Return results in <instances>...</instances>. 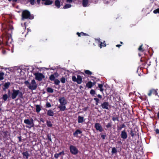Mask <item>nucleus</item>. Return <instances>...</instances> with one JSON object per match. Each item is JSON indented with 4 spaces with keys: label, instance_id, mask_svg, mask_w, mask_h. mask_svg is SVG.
<instances>
[{
    "label": "nucleus",
    "instance_id": "nucleus-48",
    "mask_svg": "<svg viewBox=\"0 0 159 159\" xmlns=\"http://www.w3.org/2000/svg\"><path fill=\"white\" fill-rule=\"evenodd\" d=\"M122 128H123L122 127V126L120 125L119 126H117V130H118L120 131L121 130Z\"/></svg>",
    "mask_w": 159,
    "mask_h": 159
},
{
    "label": "nucleus",
    "instance_id": "nucleus-17",
    "mask_svg": "<svg viewBox=\"0 0 159 159\" xmlns=\"http://www.w3.org/2000/svg\"><path fill=\"white\" fill-rule=\"evenodd\" d=\"M57 75V76H58V73L57 72L51 75L49 77L50 80L51 81H54L55 79V75Z\"/></svg>",
    "mask_w": 159,
    "mask_h": 159
},
{
    "label": "nucleus",
    "instance_id": "nucleus-10",
    "mask_svg": "<svg viewBox=\"0 0 159 159\" xmlns=\"http://www.w3.org/2000/svg\"><path fill=\"white\" fill-rule=\"evenodd\" d=\"M12 93L11 94V98L13 99H15L16 97L18 96L19 91L18 90H15L13 89L12 90Z\"/></svg>",
    "mask_w": 159,
    "mask_h": 159
},
{
    "label": "nucleus",
    "instance_id": "nucleus-15",
    "mask_svg": "<svg viewBox=\"0 0 159 159\" xmlns=\"http://www.w3.org/2000/svg\"><path fill=\"white\" fill-rule=\"evenodd\" d=\"M82 133V131L81 130L77 129L73 133V135L74 137H78V135Z\"/></svg>",
    "mask_w": 159,
    "mask_h": 159
},
{
    "label": "nucleus",
    "instance_id": "nucleus-8",
    "mask_svg": "<svg viewBox=\"0 0 159 159\" xmlns=\"http://www.w3.org/2000/svg\"><path fill=\"white\" fill-rule=\"evenodd\" d=\"M157 89H150L148 93V95L149 96H151L152 94L155 96L158 95Z\"/></svg>",
    "mask_w": 159,
    "mask_h": 159
},
{
    "label": "nucleus",
    "instance_id": "nucleus-29",
    "mask_svg": "<svg viewBox=\"0 0 159 159\" xmlns=\"http://www.w3.org/2000/svg\"><path fill=\"white\" fill-rule=\"evenodd\" d=\"M45 3L46 5H50L52 4V1H50V0H46L45 1Z\"/></svg>",
    "mask_w": 159,
    "mask_h": 159
},
{
    "label": "nucleus",
    "instance_id": "nucleus-11",
    "mask_svg": "<svg viewBox=\"0 0 159 159\" xmlns=\"http://www.w3.org/2000/svg\"><path fill=\"white\" fill-rule=\"evenodd\" d=\"M110 106L109 105V103L108 102H104L102 103L100 107H101L103 109H105L107 110H109L108 107Z\"/></svg>",
    "mask_w": 159,
    "mask_h": 159
},
{
    "label": "nucleus",
    "instance_id": "nucleus-36",
    "mask_svg": "<svg viewBox=\"0 0 159 159\" xmlns=\"http://www.w3.org/2000/svg\"><path fill=\"white\" fill-rule=\"evenodd\" d=\"M4 73L3 72H0V81L4 79Z\"/></svg>",
    "mask_w": 159,
    "mask_h": 159
},
{
    "label": "nucleus",
    "instance_id": "nucleus-39",
    "mask_svg": "<svg viewBox=\"0 0 159 159\" xmlns=\"http://www.w3.org/2000/svg\"><path fill=\"white\" fill-rule=\"evenodd\" d=\"M60 81L58 79H55L54 80V83L56 85H59Z\"/></svg>",
    "mask_w": 159,
    "mask_h": 159
},
{
    "label": "nucleus",
    "instance_id": "nucleus-24",
    "mask_svg": "<svg viewBox=\"0 0 159 159\" xmlns=\"http://www.w3.org/2000/svg\"><path fill=\"white\" fill-rule=\"evenodd\" d=\"M55 5L57 7V8L60 7V2L59 0H56L55 2Z\"/></svg>",
    "mask_w": 159,
    "mask_h": 159
},
{
    "label": "nucleus",
    "instance_id": "nucleus-18",
    "mask_svg": "<svg viewBox=\"0 0 159 159\" xmlns=\"http://www.w3.org/2000/svg\"><path fill=\"white\" fill-rule=\"evenodd\" d=\"M84 121V117L82 116H79L78 117V122L79 123H82Z\"/></svg>",
    "mask_w": 159,
    "mask_h": 159
},
{
    "label": "nucleus",
    "instance_id": "nucleus-42",
    "mask_svg": "<svg viewBox=\"0 0 159 159\" xmlns=\"http://www.w3.org/2000/svg\"><path fill=\"white\" fill-rule=\"evenodd\" d=\"M153 13L155 14H159V8L154 10L153 11Z\"/></svg>",
    "mask_w": 159,
    "mask_h": 159
},
{
    "label": "nucleus",
    "instance_id": "nucleus-19",
    "mask_svg": "<svg viewBox=\"0 0 159 159\" xmlns=\"http://www.w3.org/2000/svg\"><path fill=\"white\" fill-rule=\"evenodd\" d=\"M129 134L131 135V136L133 138L134 136H136V132L134 130L131 129Z\"/></svg>",
    "mask_w": 159,
    "mask_h": 159
},
{
    "label": "nucleus",
    "instance_id": "nucleus-57",
    "mask_svg": "<svg viewBox=\"0 0 159 159\" xmlns=\"http://www.w3.org/2000/svg\"><path fill=\"white\" fill-rule=\"evenodd\" d=\"M83 34H81V36H88V34H87L86 33H83Z\"/></svg>",
    "mask_w": 159,
    "mask_h": 159
},
{
    "label": "nucleus",
    "instance_id": "nucleus-7",
    "mask_svg": "<svg viewBox=\"0 0 159 159\" xmlns=\"http://www.w3.org/2000/svg\"><path fill=\"white\" fill-rule=\"evenodd\" d=\"M70 152L73 155L77 154L78 152V150L76 147L74 146L71 145L70 147Z\"/></svg>",
    "mask_w": 159,
    "mask_h": 159
},
{
    "label": "nucleus",
    "instance_id": "nucleus-26",
    "mask_svg": "<svg viewBox=\"0 0 159 159\" xmlns=\"http://www.w3.org/2000/svg\"><path fill=\"white\" fill-rule=\"evenodd\" d=\"M18 91H19V93H18V96L19 98H23V95L24 94V93H23L22 92L20 91L19 90H18Z\"/></svg>",
    "mask_w": 159,
    "mask_h": 159
},
{
    "label": "nucleus",
    "instance_id": "nucleus-46",
    "mask_svg": "<svg viewBox=\"0 0 159 159\" xmlns=\"http://www.w3.org/2000/svg\"><path fill=\"white\" fill-rule=\"evenodd\" d=\"M8 134V132L6 131H5L3 132V134L4 135V138H6L7 136V135Z\"/></svg>",
    "mask_w": 159,
    "mask_h": 159
},
{
    "label": "nucleus",
    "instance_id": "nucleus-52",
    "mask_svg": "<svg viewBox=\"0 0 159 159\" xmlns=\"http://www.w3.org/2000/svg\"><path fill=\"white\" fill-rule=\"evenodd\" d=\"M81 34H84L83 32H81V33H79L78 32H77L76 33V34L79 37H80L81 36Z\"/></svg>",
    "mask_w": 159,
    "mask_h": 159
},
{
    "label": "nucleus",
    "instance_id": "nucleus-64",
    "mask_svg": "<svg viewBox=\"0 0 159 159\" xmlns=\"http://www.w3.org/2000/svg\"><path fill=\"white\" fill-rule=\"evenodd\" d=\"M157 116L158 118L159 119V112H158L157 114Z\"/></svg>",
    "mask_w": 159,
    "mask_h": 159
},
{
    "label": "nucleus",
    "instance_id": "nucleus-45",
    "mask_svg": "<svg viewBox=\"0 0 159 159\" xmlns=\"http://www.w3.org/2000/svg\"><path fill=\"white\" fill-rule=\"evenodd\" d=\"M61 82L62 83H64L66 82V79L64 77H62L61 80Z\"/></svg>",
    "mask_w": 159,
    "mask_h": 159
},
{
    "label": "nucleus",
    "instance_id": "nucleus-58",
    "mask_svg": "<svg viewBox=\"0 0 159 159\" xmlns=\"http://www.w3.org/2000/svg\"><path fill=\"white\" fill-rule=\"evenodd\" d=\"M121 125L122 126V127L123 128H125V127H126V126L124 124H121Z\"/></svg>",
    "mask_w": 159,
    "mask_h": 159
},
{
    "label": "nucleus",
    "instance_id": "nucleus-21",
    "mask_svg": "<svg viewBox=\"0 0 159 159\" xmlns=\"http://www.w3.org/2000/svg\"><path fill=\"white\" fill-rule=\"evenodd\" d=\"M10 83L9 82H7L5 83L4 85V88H3V89L4 90H5L6 89H7L9 86L10 85Z\"/></svg>",
    "mask_w": 159,
    "mask_h": 159
},
{
    "label": "nucleus",
    "instance_id": "nucleus-5",
    "mask_svg": "<svg viewBox=\"0 0 159 159\" xmlns=\"http://www.w3.org/2000/svg\"><path fill=\"white\" fill-rule=\"evenodd\" d=\"M38 87V84L36 83L35 80L34 79L31 81V82L30 83V85L28 86L29 89L31 90H35Z\"/></svg>",
    "mask_w": 159,
    "mask_h": 159
},
{
    "label": "nucleus",
    "instance_id": "nucleus-6",
    "mask_svg": "<svg viewBox=\"0 0 159 159\" xmlns=\"http://www.w3.org/2000/svg\"><path fill=\"white\" fill-rule=\"evenodd\" d=\"M34 75L35 76V79L36 80L40 81L43 79L45 78V76L42 73L36 72L34 74Z\"/></svg>",
    "mask_w": 159,
    "mask_h": 159
},
{
    "label": "nucleus",
    "instance_id": "nucleus-62",
    "mask_svg": "<svg viewBox=\"0 0 159 159\" xmlns=\"http://www.w3.org/2000/svg\"><path fill=\"white\" fill-rule=\"evenodd\" d=\"M96 82H95V81H94L93 82H93H92L93 86V85H95L96 84Z\"/></svg>",
    "mask_w": 159,
    "mask_h": 159
},
{
    "label": "nucleus",
    "instance_id": "nucleus-55",
    "mask_svg": "<svg viewBox=\"0 0 159 159\" xmlns=\"http://www.w3.org/2000/svg\"><path fill=\"white\" fill-rule=\"evenodd\" d=\"M88 107H85L83 109V110L84 111H86L88 110Z\"/></svg>",
    "mask_w": 159,
    "mask_h": 159
},
{
    "label": "nucleus",
    "instance_id": "nucleus-9",
    "mask_svg": "<svg viewBox=\"0 0 159 159\" xmlns=\"http://www.w3.org/2000/svg\"><path fill=\"white\" fill-rule=\"evenodd\" d=\"M94 127L96 130L102 132L103 131V129L102 126L100 123H96L94 125Z\"/></svg>",
    "mask_w": 159,
    "mask_h": 159
},
{
    "label": "nucleus",
    "instance_id": "nucleus-27",
    "mask_svg": "<svg viewBox=\"0 0 159 159\" xmlns=\"http://www.w3.org/2000/svg\"><path fill=\"white\" fill-rule=\"evenodd\" d=\"M36 111L37 112L39 113L41 110V108L39 105H36Z\"/></svg>",
    "mask_w": 159,
    "mask_h": 159
},
{
    "label": "nucleus",
    "instance_id": "nucleus-31",
    "mask_svg": "<svg viewBox=\"0 0 159 159\" xmlns=\"http://www.w3.org/2000/svg\"><path fill=\"white\" fill-rule=\"evenodd\" d=\"M47 91L49 93H52L53 92V89L50 87H48L47 89Z\"/></svg>",
    "mask_w": 159,
    "mask_h": 159
},
{
    "label": "nucleus",
    "instance_id": "nucleus-23",
    "mask_svg": "<svg viewBox=\"0 0 159 159\" xmlns=\"http://www.w3.org/2000/svg\"><path fill=\"white\" fill-rule=\"evenodd\" d=\"M47 114L48 116H53L54 115L53 111L51 110H48Z\"/></svg>",
    "mask_w": 159,
    "mask_h": 159
},
{
    "label": "nucleus",
    "instance_id": "nucleus-4",
    "mask_svg": "<svg viewBox=\"0 0 159 159\" xmlns=\"http://www.w3.org/2000/svg\"><path fill=\"white\" fill-rule=\"evenodd\" d=\"M77 78L75 76H72V80L74 82H76L78 84H80L83 82L82 77L79 75H77Z\"/></svg>",
    "mask_w": 159,
    "mask_h": 159
},
{
    "label": "nucleus",
    "instance_id": "nucleus-60",
    "mask_svg": "<svg viewBox=\"0 0 159 159\" xmlns=\"http://www.w3.org/2000/svg\"><path fill=\"white\" fill-rule=\"evenodd\" d=\"M121 46V44H117L116 45L117 47L120 48Z\"/></svg>",
    "mask_w": 159,
    "mask_h": 159
},
{
    "label": "nucleus",
    "instance_id": "nucleus-47",
    "mask_svg": "<svg viewBox=\"0 0 159 159\" xmlns=\"http://www.w3.org/2000/svg\"><path fill=\"white\" fill-rule=\"evenodd\" d=\"M114 0H103V2L105 4H108L111 1H113Z\"/></svg>",
    "mask_w": 159,
    "mask_h": 159
},
{
    "label": "nucleus",
    "instance_id": "nucleus-50",
    "mask_svg": "<svg viewBox=\"0 0 159 159\" xmlns=\"http://www.w3.org/2000/svg\"><path fill=\"white\" fill-rule=\"evenodd\" d=\"M35 0H30L29 2L31 5H33L34 4Z\"/></svg>",
    "mask_w": 159,
    "mask_h": 159
},
{
    "label": "nucleus",
    "instance_id": "nucleus-56",
    "mask_svg": "<svg viewBox=\"0 0 159 159\" xmlns=\"http://www.w3.org/2000/svg\"><path fill=\"white\" fill-rule=\"evenodd\" d=\"M97 97L98 98L100 99H101L102 98V96L99 94H98L97 95Z\"/></svg>",
    "mask_w": 159,
    "mask_h": 159
},
{
    "label": "nucleus",
    "instance_id": "nucleus-12",
    "mask_svg": "<svg viewBox=\"0 0 159 159\" xmlns=\"http://www.w3.org/2000/svg\"><path fill=\"white\" fill-rule=\"evenodd\" d=\"M120 136L121 138L124 139H126L127 138V134L125 129L121 131Z\"/></svg>",
    "mask_w": 159,
    "mask_h": 159
},
{
    "label": "nucleus",
    "instance_id": "nucleus-13",
    "mask_svg": "<svg viewBox=\"0 0 159 159\" xmlns=\"http://www.w3.org/2000/svg\"><path fill=\"white\" fill-rule=\"evenodd\" d=\"M24 122L25 124L28 125H34L33 120L32 118H31L30 120L29 119H25L24 120Z\"/></svg>",
    "mask_w": 159,
    "mask_h": 159
},
{
    "label": "nucleus",
    "instance_id": "nucleus-59",
    "mask_svg": "<svg viewBox=\"0 0 159 159\" xmlns=\"http://www.w3.org/2000/svg\"><path fill=\"white\" fill-rule=\"evenodd\" d=\"M72 1V0H67L66 2L69 3H71Z\"/></svg>",
    "mask_w": 159,
    "mask_h": 159
},
{
    "label": "nucleus",
    "instance_id": "nucleus-16",
    "mask_svg": "<svg viewBox=\"0 0 159 159\" xmlns=\"http://www.w3.org/2000/svg\"><path fill=\"white\" fill-rule=\"evenodd\" d=\"M98 42L99 43V44H98V46L101 48L102 47H106V43H105V41H104L103 43L102 42H101L100 41V40L98 39Z\"/></svg>",
    "mask_w": 159,
    "mask_h": 159
},
{
    "label": "nucleus",
    "instance_id": "nucleus-40",
    "mask_svg": "<svg viewBox=\"0 0 159 159\" xmlns=\"http://www.w3.org/2000/svg\"><path fill=\"white\" fill-rule=\"evenodd\" d=\"M93 100H95L96 102L95 104L96 105H98V103L99 102L100 100L99 99L97 98H93Z\"/></svg>",
    "mask_w": 159,
    "mask_h": 159
},
{
    "label": "nucleus",
    "instance_id": "nucleus-1",
    "mask_svg": "<svg viewBox=\"0 0 159 159\" xmlns=\"http://www.w3.org/2000/svg\"><path fill=\"white\" fill-rule=\"evenodd\" d=\"M13 27L12 25L9 26V28L5 31V33L4 34V36L3 38V44L6 45H9L11 43L12 39L11 38V34L12 33V30Z\"/></svg>",
    "mask_w": 159,
    "mask_h": 159
},
{
    "label": "nucleus",
    "instance_id": "nucleus-30",
    "mask_svg": "<svg viewBox=\"0 0 159 159\" xmlns=\"http://www.w3.org/2000/svg\"><path fill=\"white\" fill-rule=\"evenodd\" d=\"M112 120L113 121L117 120L119 121V117L118 116L116 115L114 116H113L112 118Z\"/></svg>",
    "mask_w": 159,
    "mask_h": 159
},
{
    "label": "nucleus",
    "instance_id": "nucleus-61",
    "mask_svg": "<svg viewBox=\"0 0 159 159\" xmlns=\"http://www.w3.org/2000/svg\"><path fill=\"white\" fill-rule=\"evenodd\" d=\"M8 96H9V97H10V93H11V91H10V90H8Z\"/></svg>",
    "mask_w": 159,
    "mask_h": 159
},
{
    "label": "nucleus",
    "instance_id": "nucleus-49",
    "mask_svg": "<svg viewBox=\"0 0 159 159\" xmlns=\"http://www.w3.org/2000/svg\"><path fill=\"white\" fill-rule=\"evenodd\" d=\"M24 84L28 87V86L30 85V83L28 80L25 81L24 82Z\"/></svg>",
    "mask_w": 159,
    "mask_h": 159
},
{
    "label": "nucleus",
    "instance_id": "nucleus-54",
    "mask_svg": "<svg viewBox=\"0 0 159 159\" xmlns=\"http://www.w3.org/2000/svg\"><path fill=\"white\" fill-rule=\"evenodd\" d=\"M106 136V135L104 134H102L101 136V137L103 139H105Z\"/></svg>",
    "mask_w": 159,
    "mask_h": 159
},
{
    "label": "nucleus",
    "instance_id": "nucleus-51",
    "mask_svg": "<svg viewBox=\"0 0 159 159\" xmlns=\"http://www.w3.org/2000/svg\"><path fill=\"white\" fill-rule=\"evenodd\" d=\"M47 107H51V105L49 102H47L46 104Z\"/></svg>",
    "mask_w": 159,
    "mask_h": 159
},
{
    "label": "nucleus",
    "instance_id": "nucleus-14",
    "mask_svg": "<svg viewBox=\"0 0 159 159\" xmlns=\"http://www.w3.org/2000/svg\"><path fill=\"white\" fill-rule=\"evenodd\" d=\"M23 155V158L25 159H28L29 154L27 151L24 152H22Z\"/></svg>",
    "mask_w": 159,
    "mask_h": 159
},
{
    "label": "nucleus",
    "instance_id": "nucleus-44",
    "mask_svg": "<svg viewBox=\"0 0 159 159\" xmlns=\"http://www.w3.org/2000/svg\"><path fill=\"white\" fill-rule=\"evenodd\" d=\"M90 93L92 95H94L96 94L95 91L93 89H91L90 90Z\"/></svg>",
    "mask_w": 159,
    "mask_h": 159
},
{
    "label": "nucleus",
    "instance_id": "nucleus-37",
    "mask_svg": "<svg viewBox=\"0 0 159 159\" xmlns=\"http://www.w3.org/2000/svg\"><path fill=\"white\" fill-rule=\"evenodd\" d=\"M8 98V96L7 94H5L2 96V98L4 101H6Z\"/></svg>",
    "mask_w": 159,
    "mask_h": 159
},
{
    "label": "nucleus",
    "instance_id": "nucleus-43",
    "mask_svg": "<svg viewBox=\"0 0 159 159\" xmlns=\"http://www.w3.org/2000/svg\"><path fill=\"white\" fill-rule=\"evenodd\" d=\"M112 127V124L111 122L110 123H108L106 125V127L107 128H111Z\"/></svg>",
    "mask_w": 159,
    "mask_h": 159
},
{
    "label": "nucleus",
    "instance_id": "nucleus-28",
    "mask_svg": "<svg viewBox=\"0 0 159 159\" xmlns=\"http://www.w3.org/2000/svg\"><path fill=\"white\" fill-rule=\"evenodd\" d=\"M143 44H141L138 49L139 51L141 52H143L145 51V49L143 48Z\"/></svg>",
    "mask_w": 159,
    "mask_h": 159
},
{
    "label": "nucleus",
    "instance_id": "nucleus-33",
    "mask_svg": "<svg viewBox=\"0 0 159 159\" xmlns=\"http://www.w3.org/2000/svg\"><path fill=\"white\" fill-rule=\"evenodd\" d=\"M46 124L47 126L48 127H51L52 126V125L50 121L47 120L46 121Z\"/></svg>",
    "mask_w": 159,
    "mask_h": 159
},
{
    "label": "nucleus",
    "instance_id": "nucleus-2",
    "mask_svg": "<svg viewBox=\"0 0 159 159\" xmlns=\"http://www.w3.org/2000/svg\"><path fill=\"white\" fill-rule=\"evenodd\" d=\"M58 101L60 103V105L58 107V108L60 109V111H64L66 109V105L67 103L66 99L63 97H59L58 99Z\"/></svg>",
    "mask_w": 159,
    "mask_h": 159
},
{
    "label": "nucleus",
    "instance_id": "nucleus-32",
    "mask_svg": "<svg viewBox=\"0 0 159 159\" xmlns=\"http://www.w3.org/2000/svg\"><path fill=\"white\" fill-rule=\"evenodd\" d=\"M84 72L85 74L88 75H91L92 74V72L89 70H85Z\"/></svg>",
    "mask_w": 159,
    "mask_h": 159
},
{
    "label": "nucleus",
    "instance_id": "nucleus-25",
    "mask_svg": "<svg viewBox=\"0 0 159 159\" xmlns=\"http://www.w3.org/2000/svg\"><path fill=\"white\" fill-rule=\"evenodd\" d=\"M86 86L88 88H91L93 87L92 82L90 81H89L86 84Z\"/></svg>",
    "mask_w": 159,
    "mask_h": 159
},
{
    "label": "nucleus",
    "instance_id": "nucleus-34",
    "mask_svg": "<svg viewBox=\"0 0 159 159\" xmlns=\"http://www.w3.org/2000/svg\"><path fill=\"white\" fill-rule=\"evenodd\" d=\"M98 87L99 88L100 90L103 92L104 89L103 88V85L102 84H98Z\"/></svg>",
    "mask_w": 159,
    "mask_h": 159
},
{
    "label": "nucleus",
    "instance_id": "nucleus-38",
    "mask_svg": "<svg viewBox=\"0 0 159 159\" xmlns=\"http://www.w3.org/2000/svg\"><path fill=\"white\" fill-rule=\"evenodd\" d=\"M117 152V150L115 147L112 148L111 153L112 154L116 153Z\"/></svg>",
    "mask_w": 159,
    "mask_h": 159
},
{
    "label": "nucleus",
    "instance_id": "nucleus-63",
    "mask_svg": "<svg viewBox=\"0 0 159 159\" xmlns=\"http://www.w3.org/2000/svg\"><path fill=\"white\" fill-rule=\"evenodd\" d=\"M41 0H37V2L38 4H40V2Z\"/></svg>",
    "mask_w": 159,
    "mask_h": 159
},
{
    "label": "nucleus",
    "instance_id": "nucleus-53",
    "mask_svg": "<svg viewBox=\"0 0 159 159\" xmlns=\"http://www.w3.org/2000/svg\"><path fill=\"white\" fill-rule=\"evenodd\" d=\"M155 131L156 134H159V129H155Z\"/></svg>",
    "mask_w": 159,
    "mask_h": 159
},
{
    "label": "nucleus",
    "instance_id": "nucleus-20",
    "mask_svg": "<svg viewBox=\"0 0 159 159\" xmlns=\"http://www.w3.org/2000/svg\"><path fill=\"white\" fill-rule=\"evenodd\" d=\"M64 152L63 151H62L58 153H55L54 154V157L56 158L57 159L58 158V157L60 156H61V155H64Z\"/></svg>",
    "mask_w": 159,
    "mask_h": 159
},
{
    "label": "nucleus",
    "instance_id": "nucleus-3",
    "mask_svg": "<svg viewBox=\"0 0 159 159\" xmlns=\"http://www.w3.org/2000/svg\"><path fill=\"white\" fill-rule=\"evenodd\" d=\"M21 16L22 20L25 19L32 20L34 18V16L31 15L30 12L27 10H25L23 11Z\"/></svg>",
    "mask_w": 159,
    "mask_h": 159
},
{
    "label": "nucleus",
    "instance_id": "nucleus-35",
    "mask_svg": "<svg viewBox=\"0 0 159 159\" xmlns=\"http://www.w3.org/2000/svg\"><path fill=\"white\" fill-rule=\"evenodd\" d=\"M71 7V5L69 4H66L63 7V8L66 9L70 7Z\"/></svg>",
    "mask_w": 159,
    "mask_h": 159
},
{
    "label": "nucleus",
    "instance_id": "nucleus-22",
    "mask_svg": "<svg viewBox=\"0 0 159 159\" xmlns=\"http://www.w3.org/2000/svg\"><path fill=\"white\" fill-rule=\"evenodd\" d=\"M89 2V0H83L82 5L83 7H85L87 6Z\"/></svg>",
    "mask_w": 159,
    "mask_h": 159
},
{
    "label": "nucleus",
    "instance_id": "nucleus-41",
    "mask_svg": "<svg viewBox=\"0 0 159 159\" xmlns=\"http://www.w3.org/2000/svg\"><path fill=\"white\" fill-rule=\"evenodd\" d=\"M47 138L49 141L52 142L51 134H48L47 135Z\"/></svg>",
    "mask_w": 159,
    "mask_h": 159
}]
</instances>
